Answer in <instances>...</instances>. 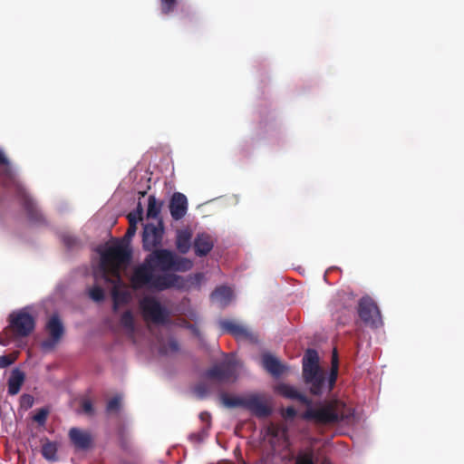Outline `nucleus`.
Masks as SVG:
<instances>
[{"instance_id": "1", "label": "nucleus", "mask_w": 464, "mask_h": 464, "mask_svg": "<svg viewBox=\"0 0 464 464\" xmlns=\"http://www.w3.org/2000/svg\"><path fill=\"white\" fill-rule=\"evenodd\" d=\"M193 267V262L175 252L159 248L154 249L141 264L137 266L130 278L134 290L148 288L161 292L184 286L183 277L169 272H187Z\"/></svg>"}, {"instance_id": "2", "label": "nucleus", "mask_w": 464, "mask_h": 464, "mask_svg": "<svg viewBox=\"0 0 464 464\" xmlns=\"http://www.w3.org/2000/svg\"><path fill=\"white\" fill-rule=\"evenodd\" d=\"M339 371L337 350L334 349L331 370L326 379L325 372L319 365V356L314 349H308L303 357V379L313 395L320 396L325 391L330 392L336 382Z\"/></svg>"}, {"instance_id": "3", "label": "nucleus", "mask_w": 464, "mask_h": 464, "mask_svg": "<svg viewBox=\"0 0 464 464\" xmlns=\"http://www.w3.org/2000/svg\"><path fill=\"white\" fill-rule=\"evenodd\" d=\"M0 185L5 189H14L15 197L24 208L27 218L34 223H42L44 218L34 199L17 179L12 164L4 150L0 149Z\"/></svg>"}, {"instance_id": "4", "label": "nucleus", "mask_w": 464, "mask_h": 464, "mask_svg": "<svg viewBox=\"0 0 464 464\" xmlns=\"http://www.w3.org/2000/svg\"><path fill=\"white\" fill-rule=\"evenodd\" d=\"M344 407L345 405L337 400L319 403L316 407H313L311 404L307 406L301 417L304 420L314 421L320 425L334 424L343 420Z\"/></svg>"}, {"instance_id": "5", "label": "nucleus", "mask_w": 464, "mask_h": 464, "mask_svg": "<svg viewBox=\"0 0 464 464\" xmlns=\"http://www.w3.org/2000/svg\"><path fill=\"white\" fill-rule=\"evenodd\" d=\"M130 252L121 245L109 246L101 254L100 268L105 276L121 279V270L129 264Z\"/></svg>"}, {"instance_id": "6", "label": "nucleus", "mask_w": 464, "mask_h": 464, "mask_svg": "<svg viewBox=\"0 0 464 464\" xmlns=\"http://www.w3.org/2000/svg\"><path fill=\"white\" fill-rule=\"evenodd\" d=\"M8 321V327L15 337H27L35 328L34 317L24 309L11 313Z\"/></svg>"}, {"instance_id": "7", "label": "nucleus", "mask_w": 464, "mask_h": 464, "mask_svg": "<svg viewBox=\"0 0 464 464\" xmlns=\"http://www.w3.org/2000/svg\"><path fill=\"white\" fill-rule=\"evenodd\" d=\"M237 366L238 362L234 356H230L221 363L208 369L205 376L220 382H233L237 379Z\"/></svg>"}, {"instance_id": "8", "label": "nucleus", "mask_w": 464, "mask_h": 464, "mask_svg": "<svg viewBox=\"0 0 464 464\" xmlns=\"http://www.w3.org/2000/svg\"><path fill=\"white\" fill-rule=\"evenodd\" d=\"M357 310L360 319L365 325L374 329L382 325L379 307L370 296H363L360 299Z\"/></svg>"}, {"instance_id": "9", "label": "nucleus", "mask_w": 464, "mask_h": 464, "mask_svg": "<svg viewBox=\"0 0 464 464\" xmlns=\"http://www.w3.org/2000/svg\"><path fill=\"white\" fill-rule=\"evenodd\" d=\"M140 306L146 319L156 324H165L167 322L168 311L154 297L146 296L142 298Z\"/></svg>"}, {"instance_id": "10", "label": "nucleus", "mask_w": 464, "mask_h": 464, "mask_svg": "<svg viewBox=\"0 0 464 464\" xmlns=\"http://www.w3.org/2000/svg\"><path fill=\"white\" fill-rule=\"evenodd\" d=\"M45 330L49 338L42 342L41 347L46 351L53 350L60 343L65 333L64 325L58 314L50 316L46 322Z\"/></svg>"}, {"instance_id": "11", "label": "nucleus", "mask_w": 464, "mask_h": 464, "mask_svg": "<svg viewBox=\"0 0 464 464\" xmlns=\"http://www.w3.org/2000/svg\"><path fill=\"white\" fill-rule=\"evenodd\" d=\"M164 234L163 223L159 221L158 225L146 224L142 233V246L146 251H153L161 245Z\"/></svg>"}, {"instance_id": "12", "label": "nucleus", "mask_w": 464, "mask_h": 464, "mask_svg": "<svg viewBox=\"0 0 464 464\" xmlns=\"http://www.w3.org/2000/svg\"><path fill=\"white\" fill-rule=\"evenodd\" d=\"M244 408L259 418L267 417L272 411L265 401L256 394L244 397Z\"/></svg>"}, {"instance_id": "13", "label": "nucleus", "mask_w": 464, "mask_h": 464, "mask_svg": "<svg viewBox=\"0 0 464 464\" xmlns=\"http://www.w3.org/2000/svg\"><path fill=\"white\" fill-rule=\"evenodd\" d=\"M169 208L174 220L183 218L188 211L187 197L180 192L173 193L169 200Z\"/></svg>"}, {"instance_id": "14", "label": "nucleus", "mask_w": 464, "mask_h": 464, "mask_svg": "<svg viewBox=\"0 0 464 464\" xmlns=\"http://www.w3.org/2000/svg\"><path fill=\"white\" fill-rule=\"evenodd\" d=\"M219 326L224 333L233 335L236 339L251 340L253 337L247 328L233 320H221L219 321Z\"/></svg>"}, {"instance_id": "15", "label": "nucleus", "mask_w": 464, "mask_h": 464, "mask_svg": "<svg viewBox=\"0 0 464 464\" xmlns=\"http://www.w3.org/2000/svg\"><path fill=\"white\" fill-rule=\"evenodd\" d=\"M69 438L73 446L78 450H88L92 443L91 433L78 428H72L69 430Z\"/></svg>"}, {"instance_id": "16", "label": "nucleus", "mask_w": 464, "mask_h": 464, "mask_svg": "<svg viewBox=\"0 0 464 464\" xmlns=\"http://www.w3.org/2000/svg\"><path fill=\"white\" fill-rule=\"evenodd\" d=\"M276 392L285 398L296 400L305 406L312 404V400L307 396L300 392L296 388L286 383L278 384L276 387Z\"/></svg>"}, {"instance_id": "17", "label": "nucleus", "mask_w": 464, "mask_h": 464, "mask_svg": "<svg viewBox=\"0 0 464 464\" xmlns=\"http://www.w3.org/2000/svg\"><path fill=\"white\" fill-rule=\"evenodd\" d=\"M214 247L212 237L207 233L198 234L193 241V248L197 256H206Z\"/></svg>"}, {"instance_id": "18", "label": "nucleus", "mask_w": 464, "mask_h": 464, "mask_svg": "<svg viewBox=\"0 0 464 464\" xmlns=\"http://www.w3.org/2000/svg\"><path fill=\"white\" fill-rule=\"evenodd\" d=\"M263 367L273 376L279 377L285 371V366L275 356L265 353L262 356Z\"/></svg>"}, {"instance_id": "19", "label": "nucleus", "mask_w": 464, "mask_h": 464, "mask_svg": "<svg viewBox=\"0 0 464 464\" xmlns=\"http://www.w3.org/2000/svg\"><path fill=\"white\" fill-rule=\"evenodd\" d=\"M25 380L24 373L19 369H14L11 372L7 384L8 394L11 396L18 394Z\"/></svg>"}, {"instance_id": "20", "label": "nucleus", "mask_w": 464, "mask_h": 464, "mask_svg": "<svg viewBox=\"0 0 464 464\" xmlns=\"http://www.w3.org/2000/svg\"><path fill=\"white\" fill-rule=\"evenodd\" d=\"M191 233L188 230H179L176 237V247L180 254H187L191 246Z\"/></svg>"}, {"instance_id": "21", "label": "nucleus", "mask_w": 464, "mask_h": 464, "mask_svg": "<svg viewBox=\"0 0 464 464\" xmlns=\"http://www.w3.org/2000/svg\"><path fill=\"white\" fill-rule=\"evenodd\" d=\"M233 295V292L230 287L221 285L215 289V291L211 294V298L219 303L221 306L227 305Z\"/></svg>"}, {"instance_id": "22", "label": "nucleus", "mask_w": 464, "mask_h": 464, "mask_svg": "<svg viewBox=\"0 0 464 464\" xmlns=\"http://www.w3.org/2000/svg\"><path fill=\"white\" fill-rule=\"evenodd\" d=\"M121 324L127 331L128 337L135 343V323L131 311H125L121 316Z\"/></svg>"}, {"instance_id": "23", "label": "nucleus", "mask_w": 464, "mask_h": 464, "mask_svg": "<svg viewBox=\"0 0 464 464\" xmlns=\"http://www.w3.org/2000/svg\"><path fill=\"white\" fill-rule=\"evenodd\" d=\"M317 461L318 459L314 460L313 450L308 449L298 453L295 464H316ZM320 464H330V460L327 458H324Z\"/></svg>"}, {"instance_id": "24", "label": "nucleus", "mask_w": 464, "mask_h": 464, "mask_svg": "<svg viewBox=\"0 0 464 464\" xmlns=\"http://www.w3.org/2000/svg\"><path fill=\"white\" fill-rule=\"evenodd\" d=\"M57 444L55 442H52L46 440L42 446V455L43 457L52 462H54L58 459L57 457Z\"/></svg>"}, {"instance_id": "25", "label": "nucleus", "mask_w": 464, "mask_h": 464, "mask_svg": "<svg viewBox=\"0 0 464 464\" xmlns=\"http://www.w3.org/2000/svg\"><path fill=\"white\" fill-rule=\"evenodd\" d=\"M162 202H158L155 196L150 195L148 199L147 217L157 218L160 213Z\"/></svg>"}, {"instance_id": "26", "label": "nucleus", "mask_w": 464, "mask_h": 464, "mask_svg": "<svg viewBox=\"0 0 464 464\" xmlns=\"http://www.w3.org/2000/svg\"><path fill=\"white\" fill-rule=\"evenodd\" d=\"M112 301H113V311L116 312L118 310V306L120 304H127L129 302L130 296L126 292L119 291L114 289L112 291Z\"/></svg>"}, {"instance_id": "27", "label": "nucleus", "mask_w": 464, "mask_h": 464, "mask_svg": "<svg viewBox=\"0 0 464 464\" xmlns=\"http://www.w3.org/2000/svg\"><path fill=\"white\" fill-rule=\"evenodd\" d=\"M221 400L224 405L227 407L234 408V407H242L244 408V397H229L226 393L221 395Z\"/></svg>"}, {"instance_id": "28", "label": "nucleus", "mask_w": 464, "mask_h": 464, "mask_svg": "<svg viewBox=\"0 0 464 464\" xmlns=\"http://www.w3.org/2000/svg\"><path fill=\"white\" fill-rule=\"evenodd\" d=\"M90 297L95 302H102L104 300V290L101 286H93L89 291Z\"/></svg>"}, {"instance_id": "29", "label": "nucleus", "mask_w": 464, "mask_h": 464, "mask_svg": "<svg viewBox=\"0 0 464 464\" xmlns=\"http://www.w3.org/2000/svg\"><path fill=\"white\" fill-rule=\"evenodd\" d=\"M34 399L30 394L25 393L20 397V407L24 410L30 409L34 405Z\"/></svg>"}, {"instance_id": "30", "label": "nucleus", "mask_w": 464, "mask_h": 464, "mask_svg": "<svg viewBox=\"0 0 464 464\" xmlns=\"http://www.w3.org/2000/svg\"><path fill=\"white\" fill-rule=\"evenodd\" d=\"M142 213H143L142 207H141L140 203H139L138 208H137V214L130 213L128 215L129 225H131L133 223L134 225L137 226V222L139 220H141V218H142Z\"/></svg>"}, {"instance_id": "31", "label": "nucleus", "mask_w": 464, "mask_h": 464, "mask_svg": "<svg viewBox=\"0 0 464 464\" xmlns=\"http://www.w3.org/2000/svg\"><path fill=\"white\" fill-rule=\"evenodd\" d=\"M161 1V12L164 14L171 13L177 4V0H160Z\"/></svg>"}, {"instance_id": "32", "label": "nucleus", "mask_w": 464, "mask_h": 464, "mask_svg": "<svg viewBox=\"0 0 464 464\" xmlns=\"http://www.w3.org/2000/svg\"><path fill=\"white\" fill-rule=\"evenodd\" d=\"M120 407H121V398L116 396L108 401L107 406H106V411L108 412L118 411L120 410Z\"/></svg>"}, {"instance_id": "33", "label": "nucleus", "mask_w": 464, "mask_h": 464, "mask_svg": "<svg viewBox=\"0 0 464 464\" xmlns=\"http://www.w3.org/2000/svg\"><path fill=\"white\" fill-rule=\"evenodd\" d=\"M179 351V343L171 338L168 341V343L161 348V352L162 353H168V352H171V353H176Z\"/></svg>"}, {"instance_id": "34", "label": "nucleus", "mask_w": 464, "mask_h": 464, "mask_svg": "<svg viewBox=\"0 0 464 464\" xmlns=\"http://www.w3.org/2000/svg\"><path fill=\"white\" fill-rule=\"evenodd\" d=\"M48 416V411L46 409H40L36 414L34 416V421L43 425L45 423Z\"/></svg>"}, {"instance_id": "35", "label": "nucleus", "mask_w": 464, "mask_h": 464, "mask_svg": "<svg viewBox=\"0 0 464 464\" xmlns=\"http://www.w3.org/2000/svg\"><path fill=\"white\" fill-rule=\"evenodd\" d=\"M15 360L16 356L12 354L0 356V368H5L11 365Z\"/></svg>"}, {"instance_id": "36", "label": "nucleus", "mask_w": 464, "mask_h": 464, "mask_svg": "<svg viewBox=\"0 0 464 464\" xmlns=\"http://www.w3.org/2000/svg\"><path fill=\"white\" fill-rule=\"evenodd\" d=\"M82 411L87 413V414H92L93 413V406H92V403L91 401L89 400H84L82 402Z\"/></svg>"}, {"instance_id": "37", "label": "nucleus", "mask_w": 464, "mask_h": 464, "mask_svg": "<svg viewBox=\"0 0 464 464\" xmlns=\"http://www.w3.org/2000/svg\"><path fill=\"white\" fill-rule=\"evenodd\" d=\"M297 414L296 410L293 406H289L284 411V417L285 419H294Z\"/></svg>"}, {"instance_id": "38", "label": "nucleus", "mask_w": 464, "mask_h": 464, "mask_svg": "<svg viewBox=\"0 0 464 464\" xmlns=\"http://www.w3.org/2000/svg\"><path fill=\"white\" fill-rule=\"evenodd\" d=\"M136 230H137L136 225H134L133 223L131 225H129V227L126 231L125 237L128 238H131L135 235Z\"/></svg>"}, {"instance_id": "39", "label": "nucleus", "mask_w": 464, "mask_h": 464, "mask_svg": "<svg viewBox=\"0 0 464 464\" xmlns=\"http://www.w3.org/2000/svg\"><path fill=\"white\" fill-rule=\"evenodd\" d=\"M199 418H200V420H201L202 421H204V422H207V423H208V428H209V426H210V420H211V416H210V414H209L208 412L204 411V412H201V413L199 414Z\"/></svg>"}, {"instance_id": "40", "label": "nucleus", "mask_w": 464, "mask_h": 464, "mask_svg": "<svg viewBox=\"0 0 464 464\" xmlns=\"http://www.w3.org/2000/svg\"><path fill=\"white\" fill-rule=\"evenodd\" d=\"M205 437V430H202L199 433H193L190 435V439L196 441H202Z\"/></svg>"}, {"instance_id": "41", "label": "nucleus", "mask_w": 464, "mask_h": 464, "mask_svg": "<svg viewBox=\"0 0 464 464\" xmlns=\"http://www.w3.org/2000/svg\"><path fill=\"white\" fill-rule=\"evenodd\" d=\"M72 241H73V240H72V238H71V237H64V243H65L67 246H72Z\"/></svg>"}, {"instance_id": "42", "label": "nucleus", "mask_w": 464, "mask_h": 464, "mask_svg": "<svg viewBox=\"0 0 464 464\" xmlns=\"http://www.w3.org/2000/svg\"><path fill=\"white\" fill-rule=\"evenodd\" d=\"M202 389H203V386H202V385H198V388H197V390H198V392H200Z\"/></svg>"}]
</instances>
